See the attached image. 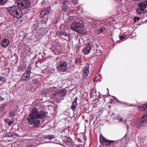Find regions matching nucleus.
Here are the masks:
<instances>
[{"label": "nucleus", "instance_id": "nucleus-8", "mask_svg": "<svg viewBox=\"0 0 147 147\" xmlns=\"http://www.w3.org/2000/svg\"><path fill=\"white\" fill-rule=\"evenodd\" d=\"M61 47L59 45H53L52 48V51L55 55H59L62 53Z\"/></svg>", "mask_w": 147, "mask_h": 147}, {"label": "nucleus", "instance_id": "nucleus-30", "mask_svg": "<svg viewBox=\"0 0 147 147\" xmlns=\"http://www.w3.org/2000/svg\"><path fill=\"white\" fill-rule=\"evenodd\" d=\"M105 28L104 27H102L100 29V31L101 32V33L105 31Z\"/></svg>", "mask_w": 147, "mask_h": 147}, {"label": "nucleus", "instance_id": "nucleus-28", "mask_svg": "<svg viewBox=\"0 0 147 147\" xmlns=\"http://www.w3.org/2000/svg\"><path fill=\"white\" fill-rule=\"evenodd\" d=\"M119 37L120 39L121 40H123V39H125V40L126 39L125 34H123V35L120 36Z\"/></svg>", "mask_w": 147, "mask_h": 147}, {"label": "nucleus", "instance_id": "nucleus-35", "mask_svg": "<svg viewBox=\"0 0 147 147\" xmlns=\"http://www.w3.org/2000/svg\"><path fill=\"white\" fill-rule=\"evenodd\" d=\"M139 18H134V20L135 22H136L137 20H138Z\"/></svg>", "mask_w": 147, "mask_h": 147}, {"label": "nucleus", "instance_id": "nucleus-29", "mask_svg": "<svg viewBox=\"0 0 147 147\" xmlns=\"http://www.w3.org/2000/svg\"><path fill=\"white\" fill-rule=\"evenodd\" d=\"M101 32H100V29L97 30H96L95 31V33L96 34H99L100 33H101Z\"/></svg>", "mask_w": 147, "mask_h": 147}, {"label": "nucleus", "instance_id": "nucleus-19", "mask_svg": "<svg viewBox=\"0 0 147 147\" xmlns=\"http://www.w3.org/2000/svg\"><path fill=\"white\" fill-rule=\"evenodd\" d=\"M75 63L78 64H79L82 62V59L80 56H76L75 58Z\"/></svg>", "mask_w": 147, "mask_h": 147}, {"label": "nucleus", "instance_id": "nucleus-36", "mask_svg": "<svg viewBox=\"0 0 147 147\" xmlns=\"http://www.w3.org/2000/svg\"><path fill=\"white\" fill-rule=\"evenodd\" d=\"M123 120V119H122V118H121L119 120V121L120 122V121H121V122Z\"/></svg>", "mask_w": 147, "mask_h": 147}, {"label": "nucleus", "instance_id": "nucleus-12", "mask_svg": "<svg viewBox=\"0 0 147 147\" xmlns=\"http://www.w3.org/2000/svg\"><path fill=\"white\" fill-rule=\"evenodd\" d=\"M89 65L86 64V66L84 67L83 71L84 73L83 75L84 78H85L88 75L89 73Z\"/></svg>", "mask_w": 147, "mask_h": 147}, {"label": "nucleus", "instance_id": "nucleus-3", "mask_svg": "<svg viewBox=\"0 0 147 147\" xmlns=\"http://www.w3.org/2000/svg\"><path fill=\"white\" fill-rule=\"evenodd\" d=\"M16 2L18 7L22 9L29 10L30 7V3L28 0H16Z\"/></svg>", "mask_w": 147, "mask_h": 147}, {"label": "nucleus", "instance_id": "nucleus-18", "mask_svg": "<svg viewBox=\"0 0 147 147\" xmlns=\"http://www.w3.org/2000/svg\"><path fill=\"white\" fill-rule=\"evenodd\" d=\"M67 90L65 89H61L59 90L60 96H64L65 95Z\"/></svg>", "mask_w": 147, "mask_h": 147}, {"label": "nucleus", "instance_id": "nucleus-31", "mask_svg": "<svg viewBox=\"0 0 147 147\" xmlns=\"http://www.w3.org/2000/svg\"><path fill=\"white\" fill-rule=\"evenodd\" d=\"M13 123V122L12 121H9L8 123V125L10 126Z\"/></svg>", "mask_w": 147, "mask_h": 147}, {"label": "nucleus", "instance_id": "nucleus-9", "mask_svg": "<svg viewBox=\"0 0 147 147\" xmlns=\"http://www.w3.org/2000/svg\"><path fill=\"white\" fill-rule=\"evenodd\" d=\"M58 69L61 71H65L67 69V63L65 61L60 62L58 67Z\"/></svg>", "mask_w": 147, "mask_h": 147}, {"label": "nucleus", "instance_id": "nucleus-22", "mask_svg": "<svg viewBox=\"0 0 147 147\" xmlns=\"http://www.w3.org/2000/svg\"><path fill=\"white\" fill-rule=\"evenodd\" d=\"M69 7L68 5H62L61 7L62 10L65 12L68 10Z\"/></svg>", "mask_w": 147, "mask_h": 147}, {"label": "nucleus", "instance_id": "nucleus-25", "mask_svg": "<svg viewBox=\"0 0 147 147\" xmlns=\"http://www.w3.org/2000/svg\"><path fill=\"white\" fill-rule=\"evenodd\" d=\"M54 136L53 135H48L46 136L45 138L47 139L51 140L53 138Z\"/></svg>", "mask_w": 147, "mask_h": 147}, {"label": "nucleus", "instance_id": "nucleus-37", "mask_svg": "<svg viewBox=\"0 0 147 147\" xmlns=\"http://www.w3.org/2000/svg\"><path fill=\"white\" fill-rule=\"evenodd\" d=\"M79 7H80L79 6H77L76 7H75V8L78 9V8H79Z\"/></svg>", "mask_w": 147, "mask_h": 147}, {"label": "nucleus", "instance_id": "nucleus-24", "mask_svg": "<svg viewBox=\"0 0 147 147\" xmlns=\"http://www.w3.org/2000/svg\"><path fill=\"white\" fill-rule=\"evenodd\" d=\"M62 5H68L69 4V1L68 0H63L62 2Z\"/></svg>", "mask_w": 147, "mask_h": 147}, {"label": "nucleus", "instance_id": "nucleus-2", "mask_svg": "<svg viewBox=\"0 0 147 147\" xmlns=\"http://www.w3.org/2000/svg\"><path fill=\"white\" fill-rule=\"evenodd\" d=\"M17 6H13L8 10L13 17L17 19L21 18L23 15L22 11L21 8Z\"/></svg>", "mask_w": 147, "mask_h": 147}, {"label": "nucleus", "instance_id": "nucleus-20", "mask_svg": "<svg viewBox=\"0 0 147 147\" xmlns=\"http://www.w3.org/2000/svg\"><path fill=\"white\" fill-rule=\"evenodd\" d=\"M16 134L12 130H11L10 131L6 134V136L7 137H11L15 135Z\"/></svg>", "mask_w": 147, "mask_h": 147}, {"label": "nucleus", "instance_id": "nucleus-11", "mask_svg": "<svg viewBox=\"0 0 147 147\" xmlns=\"http://www.w3.org/2000/svg\"><path fill=\"white\" fill-rule=\"evenodd\" d=\"M56 89V88L55 87H50L46 90L43 92V93L45 94V96H47L49 95H51L52 92L55 91Z\"/></svg>", "mask_w": 147, "mask_h": 147}, {"label": "nucleus", "instance_id": "nucleus-33", "mask_svg": "<svg viewBox=\"0 0 147 147\" xmlns=\"http://www.w3.org/2000/svg\"><path fill=\"white\" fill-rule=\"evenodd\" d=\"M4 99V98L2 97L1 96H0V101H3Z\"/></svg>", "mask_w": 147, "mask_h": 147}, {"label": "nucleus", "instance_id": "nucleus-27", "mask_svg": "<svg viewBox=\"0 0 147 147\" xmlns=\"http://www.w3.org/2000/svg\"><path fill=\"white\" fill-rule=\"evenodd\" d=\"M6 1V0H0V5L4 4Z\"/></svg>", "mask_w": 147, "mask_h": 147}, {"label": "nucleus", "instance_id": "nucleus-26", "mask_svg": "<svg viewBox=\"0 0 147 147\" xmlns=\"http://www.w3.org/2000/svg\"><path fill=\"white\" fill-rule=\"evenodd\" d=\"M59 90L56 91L54 94V96H57L58 97L60 96V94H59Z\"/></svg>", "mask_w": 147, "mask_h": 147}, {"label": "nucleus", "instance_id": "nucleus-17", "mask_svg": "<svg viewBox=\"0 0 147 147\" xmlns=\"http://www.w3.org/2000/svg\"><path fill=\"white\" fill-rule=\"evenodd\" d=\"M60 36H62L61 38L62 39H65L66 37L69 36V34L63 32H61L59 34Z\"/></svg>", "mask_w": 147, "mask_h": 147}, {"label": "nucleus", "instance_id": "nucleus-34", "mask_svg": "<svg viewBox=\"0 0 147 147\" xmlns=\"http://www.w3.org/2000/svg\"><path fill=\"white\" fill-rule=\"evenodd\" d=\"M5 79V78L3 77H0V80H4Z\"/></svg>", "mask_w": 147, "mask_h": 147}, {"label": "nucleus", "instance_id": "nucleus-1", "mask_svg": "<svg viewBox=\"0 0 147 147\" xmlns=\"http://www.w3.org/2000/svg\"><path fill=\"white\" fill-rule=\"evenodd\" d=\"M45 116L46 114L44 112H39L37 108H34L27 117V123L29 125H33L34 127H36L40 124V121L38 119H43Z\"/></svg>", "mask_w": 147, "mask_h": 147}, {"label": "nucleus", "instance_id": "nucleus-23", "mask_svg": "<svg viewBox=\"0 0 147 147\" xmlns=\"http://www.w3.org/2000/svg\"><path fill=\"white\" fill-rule=\"evenodd\" d=\"M9 115L11 117H13L17 116V114L14 111H12L10 112Z\"/></svg>", "mask_w": 147, "mask_h": 147}, {"label": "nucleus", "instance_id": "nucleus-4", "mask_svg": "<svg viewBox=\"0 0 147 147\" xmlns=\"http://www.w3.org/2000/svg\"><path fill=\"white\" fill-rule=\"evenodd\" d=\"M84 25V22L82 21L78 22H74L71 24L70 28L76 32L80 31L83 28Z\"/></svg>", "mask_w": 147, "mask_h": 147}, {"label": "nucleus", "instance_id": "nucleus-13", "mask_svg": "<svg viewBox=\"0 0 147 147\" xmlns=\"http://www.w3.org/2000/svg\"><path fill=\"white\" fill-rule=\"evenodd\" d=\"M50 12V11L47 9L42 11L40 14V17L42 18H47V15Z\"/></svg>", "mask_w": 147, "mask_h": 147}, {"label": "nucleus", "instance_id": "nucleus-21", "mask_svg": "<svg viewBox=\"0 0 147 147\" xmlns=\"http://www.w3.org/2000/svg\"><path fill=\"white\" fill-rule=\"evenodd\" d=\"M26 68V66L20 65L18 67V70L21 71H23Z\"/></svg>", "mask_w": 147, "mask_h": 147}, {"label": "nucleus", "instance_id": "nucleus-10", "mask_svg": "<svg viewBox=\"0 0 147 147\" xmlns=\"http://www.w3.org/2000/svg\"><path fill=\"white\" fill-rule=\"evenodd\" d=\"M91 44V43H89L87 44L86 45L85 47L84 48L83 51L85 55H87L90 53L92 48Z\"/></svg>", "mask_w": 147, "mask_h": 147}, {"label": "nucleus", "instance_id": "nucleus-15", "mask_svg": "<svg viewBox=\"0 0 147 147\" xmlns=\"http://www.w3.org/2000/svg\"><path fill=\"white\" fill-rule=\"evenodd\" d=\"M9 44V41L7 39H3L2 42V45L3 47H5L7 46Z\"/></svg>", "mask_w": 147, "mask_h": 147}, {"label": "nucleus", "instance_id": "nucleus-16", "mask_svg": "<svg viewBox=\"0 0 147 147\" xmlns=\"http://www.w3.org/2000/svg\"><path fill=\"white\" fill-rule=\"evenodd\" d=\"M53 69L49 66H47L45 69L42 70V72L45 74H47L50 73L52 70Z\"/></svg>", "mask_w": 147, "mask_h": 147}, {"label": "nucleus", "instance_id": "nucleus-7", "mask_svg": "<svg viewBox=\"0 0 147 147\" xmlns=\"http://www.w3.org/2000/svg\"><path fill=\"white\" fill-rule=\"evenodd\" d=\"M31 67L29 66L27 68L26 70L23 74L21 77V79L22 81L26 82L28 80L30 77V70Z\"/></svg>", "mask_w": 147, "mask_h": 147}, {"label": "nucleus", "instance_id": "nucleus-38", "mask_svg": "<svg viewBox=\"0 0 147 147\" xmlns=\"http://www.w3.org/2000/svg\"><path fill=\"white\" fill-rule=\"evenodd\" d=\"M124 104H126V103H124Z\"/></svg>", "mask_w": 147, "mask_h": 147}, {"label": "nucleus", "instance_id": "nucleus-14", "mask_svg": "<svg viewBox=\"0 0 147 147\" xmlns=\"http://www.w3.org/2000/svg\"><path fill=\"white\" fill-rule=\"evenodd\" d=\"M78 98L76 97L74 100V102L72 103V105L71 106V108L73 111H75V109L77 105V100Z\"/></svg>", "mask_w": 147, "mask_h": 147}, {"label": "nucleus", "instance_id": "nucleus-32", "mask_svg": "<svg viewBox=\"0 0 147 147\" xmlns=\"http://www.w3.org/2000/svg\"><path fill=\"white\" fill-rule=\"evenodd\" d=\"M78 2V0H73V3L75 4H77Z\"/></svg>", "mask_w": 147, "mask_h": 147}, {"label": "nucleus", "instance_id": "nucleus-6", "mask_svg": "<svg viewBox=\"0 0 147 147\" xmlns=\"http://www.w3.org/2000/svg\"><path fill=\"white\" fill-rule=\"evenodd\" d=\"M138 6L139 7L136 9V13L139 15L143 14L144 12V9L147 7V0L138 4Z\"/></svg>", "mask_w": 147, "mask_h": 147}, {"label": "nucleus", "instance_id": "nucleus-5", "mask_svg": "<svg viewBox=\"0 0 147 147\" xmlns=\"http://www.w3.org/2000/svg\"><path fill=\"white\" fill-rule=\"evenodd\" d=\"M100 142L102 144L105 145L107 147H114L115 141L108 140L105 139L102 136L100 137Z\"/></svg>", "mask_w": 147, "mask_h": 147}]
</instances>
